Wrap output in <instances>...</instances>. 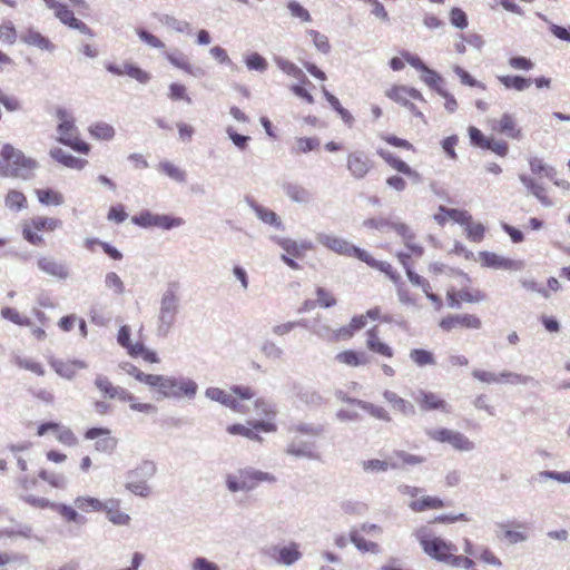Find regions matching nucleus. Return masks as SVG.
I'll list each match as a JSON object with an SVG mask.
<instances>
[{"label":"nucleus","mask_w":570,"mask_h":570,"mask_svg":"<svg viewBox=\"0 0 570 570\" xmlns=\"http://www.w3.org/2000/svg\"><path fill=\"white\" fill-rule=\"evenodd\" d=\"M376 154L389 167L397 171V174L389 176L385 180L386 185L391 189L402 193L407 187L405 178L413 181H419L421 179L420 174L415 169L390 150L379 148Z\"/></svg>","instance_id":"f257e3e1"},{"label":"nucleus","mask_w":570,"mask_h":570,"mask_svg":"<svg viewBox=\"0 0 570 570\" xmlns=\"http://www.w3.org/2000/svg\"><path fill=\"white\" fill-rule=\"evenodd\" d=\"M56 117L59 121L57 127L59 134L58 141L77 153L88 155L91 147L79 137L73 116L67 109L60 107L56 110Z\"/></svg>","instance_id":"f03ea898"},{"label":"nucleus","mask_w":570,"mask_h":570,"mask_svg":"<svg viewBox=\"0 0 570 570\" xmlns=\"http://www.w3.org/2000/svg\"><path fill=\"white\" fill-rule=\"evenodd\" d=\"M0 156L4 163L2 171L4 176L28 179L38 166L35 159L26 157L21 150L9 144L2 147Z\"/></svg>","instance_id":"7ed1b4c3"},{"label":"nucleus","mask_w":570,"mask_h":570,"mask_svg":"<svg viewBox=\"0 0 570 570\" xmlns=\"http://www.w3.org/2000/svg\"><path fill=\"white\" fill-rule=\"evenodd\" d=\"M62 227V220L57 217L37 215L21 223L22 238L33 246L45 245L42 234L53 233Z\"/></svg>","instance_id":"20e7f679"},{"label":"nucleus","mask_w":570,"mask_h":570,"mask_svg":"<svg viewBox=\"0 0 570 570\" xmlns=\"http://www.w3.org/2000/svg\"><path fill=\"white\" fill-rule=\"evenodd\" d=\"M275 476L267 472L255 470L250 466L239 469L226 476V487L233 492H248L254 490L262 482H275Z\"/></svg>","instance_id":"39448f33"},{"label":"nucleus","mask_w":570,"mask_h":570,"mask_svg":"<svg viewBox=\"0 0 570 570\" xmlns=\"http://www.w3.org/2000/svg\"><path fill=\"white\" fill-rule=\"evenodd\" d=\"M147 385L163 397L191 396L197 391V385L190 380L151 374Z\"/></svg>","instance_id":"423d86ee"},{"label":"nucleus","mask_w":570,"mask_h":570,"mask_svg":"<svg viewBox=\"0 0 570 570\" xmlns=\"http://www.w3.org/2000/svg\"><path fill=\"white\" fill-rule=\"evenodd\" d=\"M385 96L397 105L406 108L414 117L426 122L419 104L426 105L428 101L417 89L405 85H393L386 91Z\"/></svg>","instance_id":"0eeeda50"},{"label":"nucleus","mask_w":570,"mask_h":570,"mask_svg":"<svg viewBox=\"0 0 570 570\" xmlns=\"http://www.w3.org/2000/svg\"><path fill=\"white\" fill-rule=\"evenodd\" d=\"M206 395L236 412L245 413L246 407L244 401H249L255 396V392L250 386H233L229 391L218 387H209Z\"/></svg>","instance_id":"6e6552de"},{"label":"nucleus","mask_w":570,"mask_h":570,"mask_svg":"<svg viewBox=\"0 0 570 570\" xmlns=\"http://www.w3.org/2000/svg\"><path fill=\"white\" fill-rule=\"evenodd\" d=\"M416 538L423 551L432 559L448 563L450 556L458 551L455 544L446 541L440 537H434L428 533L426 529H420L416 532Z\"/></svg>","instance_id":"1a4fd4ad"},{"label":"nucleus","mask_w":570,"mask_h":570,"mask_svg":"<svg viewBox=\"0 0 570 570\" xmlns=\"http://www.w3.org/2000/svg\"><path fill=\"white\" fill-rule=\"evenodd\" d=\"M156 474V465H138L127 473L125 488L132 494L147 498L151 488L148 481Z\"/></svg>","instance_id":"9d476101"},{"label":"nucleus","mask_w":570,"mask_h":570,"mask_svg":"<svg viewBox=\"0 0 570 570\" xmlns=\"http://www.w3.org/2000/svg\"><path fill=\"white\" fill-rule=\"evenodd\" d=\"M426 435L434 442L450 444L455 451L470 452L474 449V443L466 435L451 429H431Z\"/></svg>","instance_id":"9b49d317"},{"label":"nucleus","mask_w":570,"mask_h":570,"mask_svg":"<svg viewBox=\"0 0 570 570\" xmlns=\"http://www.w3.org/2000/svg\"><path fill=\"white\" fill-rule=\"evenodd\" d=\"M131 330L128 325H122L117 335L118 344L126 348L128 355L134 358H142L146 363L154 364L159 362L156 352L148 350L142 342L132 343L130 340Z\"/></svg>","instance_id":"f8f14e48"},{"label":"nucleus","mask_w":570,"mask_h":570,"mask_svg":"<svg viewBox=\"0 0 570 570\" xmlns=\"http://www.w3.org/2000/svg\"><path fill=\"white\" fill-rule=\"evenodd\" d=\"M318 242L337 255L357 258L361 262L366 258L367 250L355 246L345 238L335 235L322 234L318 236Z\"/></svg>","instance_id":"ddd939ff"},{"label":"nucleus","mask_w":570,"mask_h":570,"mask_svg":"<svg viewBox=\"0 0 570 570\" xmlns=\"http://www.w3.org/2000/svg\"><path fill=\"white\" fill-rule=\"evenodd\" d=\"M276 244L285 252L282 255V261L292 269L299 268L294 258H303L307 252L314 249L313 244L307 240L296 242L291 238H277Z\"/></svg>","instance_id":"4468645a"},{"label":"nucleus","mask_w":570,"mask_h":570,"mask_svg":"<svg viewBox=\"0 0 570 570\" xmlns=\"http://www.w3.org/2000/svg\"><path fill=\"white\" fill-rule=\"evenodd\" d=\"M487 293L480 288L466 285L456 291L450 287L446 291V302L450 307H459L461 304H476L487 299Z\"/></svg>","instance_id":"2eb2a0df"},{"label":"nucleus","mask_w":570,"mask_h":570,"mask_svg":"<svg viewBox=\"0 0 570 570\" xmlns=\"http://www.w3.org/2000/svg\"><path fill=\"white\" fill-rule=\"evenodd\" d=\"M414 402L423 412L439 411L450 413L451 406L446 400L438 392L420 389L413 395Z\"/></svg>","instance_id":"dca6fc26"},{"label":"nucleus","mask_w":570,"mask_h":570,"mask_svg":"<svg viewBox=\"0 0 570 570\" xmlns=\"http://www.w3.org/2000/svg\"><path fill=\"white\" fill-rule=\"evenodd\" d=\"M178 309V298L173 289H168L160 303L159 325L158 330L167 334L173 327Z\"/></svg>","instance_id":"f3484780"},{"label":"nucleus","mask_w":570,"mask_h":570,"mask_svg":"<svg viewBox=\"0 0 570 570\" xmlns=\"http://www.w3.org/2000/svg\"><path fill=\"white\" fill-rule=\"evenodd\" d=\"M439 327L446 333L458 328L480 330L482 322L476 315L470 313L448 314L440 320Z\"/></svg>","instance_id":"a211bd4d"},{"label":"nucleus","mask_w":570,"mask_h":570,"mask_svg":"<svg viewBox=\"0 0 570 570\" xmlns=\"http://www.w3.org/2000/svg\"><path fill=\"white\" fill-rule=\"evenodd\" d=\"M374 167L371 157L362 150H354L346 156V169L355 179L365 178Z\"/></svg>","instance_id":"6ab92c4d"},{"label":"nucleus","mask_w":570,"mask_h":570,"mask_svg":"<svg viewBox=\"0 0 570 570\" xmlns=\"http://www.w3.org/2000/svg\"><path fill=\"white\" fill-rule=\"evenodd\" d=\"M252 428L243 424H232L227 426V432L230 434H238L249 440L262 442L263 439L257 432L273 433L277 431V425L273 421H254L249 423Z\"/></svg>","instance_id":"aec40b11"},{"label":"nucleus","mask_w":570,"mask_h":570,"mask_svg":"<svg viewBox=\"0 0 570 570\" xmlns=\"http://www.w3.org/2000/svg\"><path fill=\"white\" fill-rule=\"evenodd\" d=\"M267 556L276 563L291 567L302 558L299 544L291 542L287 546H272L266 550Z\"/></svg>","instance_id":"412c9836"},{"label":"nucleus","mask_w":570,"mask_h":570,"mask_svg":"<svg viewBox=\"0 0 570 570\" xmlns=\"http://www.w3.org/2000/svg\"><path fill=\"white\" fill-rule=\"evenodd\" d=\"M105 67L110 73L115 76H128L139 83H147L151 79V76L148 71L129 61L124 62L121 66L109 62L106 63Z\"/></svg>","instance_id":"4be33fe9"},{"label":"nucleus","mask_w":570,"mask_h":570,"mask_svg":"<svg viewBox=\"0 0 570 570\" xmlns=\"http://www.w3.org/2000/svg\"><path fill=\"white\" fill-rule=\"evenodd\" d=\"M55 17L65 26L76 29L80 31L83 35H87L89 37H95V32L91 28H89L85 22L77 19L75 17L73 11L66 4L60 3L59 6H56V10H53Z\"/></svg>","instance_id":"5701e85b"},{"label":"nucleus","mask_w":570,"mask_h":570,"mask_svg":"<svg viewBox=\"0 0 570 570\" xmlns=\"http://www.w3.org/2000/svg\"><path fill=\"white\" fill-rule=\"evenodd\" d=\"M365 337V345L370 352L386 358L394 356V348L381 338L380 330L376 325L366 331Z\"/></svg>","instance_id":"b1692460"},{"label":"nucleus","mask_w":570,"mask_h":570,"mask_svg":"<svg viewBox=\"0 0 570 570\" xmlns=\"http://www.w3.org/2000/svg\"><path fill=\"white\" fill-rule=\"evenodd\" d=\"M365 327L363 316H353L348 324L334 330L328 335V341L332 343L346 342L352 340L355 334Z\"/></svg>","instance_id":"393cba45"},{"label":"nucleus","mask_w":570,"mask_h":570,"mask_svg":"<svg viewBox=\"0 0 570 570\" xmlns=\"http://www.w3.org/2000/svg\"><path fill=\"white\" fill-rule=\"evenodd\" d=\"M491 128L511 139L519 140L522 138V130L511 114H503L498 120H493Z\"/></svg>","instance_id":"a878e982"},{"label":"nucleus","mask_w":570,"mask_h":570,"mask_svg":"<svg viewBox=\"0 0 570 570\" xmlns=\"http://www.w3.org/2000/svg\"><path fill=\"white\" fill-rule=\"evenodd\" d=\"M480 261L483 266L498 268V269H511L518 271L522 268V263L508 257H503L495 253L482 252L480 253Z\"/></svg>","instance_id":"bb28decb"},{"label":"nucleus","mask_w":570,"mask_h":570,"mask_svg":"<svg viewBox=\"0 0 570 570\" xmlns=\"http://www.w3.org/2000/svg\"><path fill=\"white\" fill-rule=\"evenodd\" d=\"M52 368L62 377L72 379L80 370L86 367V363L79 360H50Z\"/></svg>","instance_id":"cd10ccee"},{"label":"nucleus","mask_w":570,"mask_h":570,"mask_svg":"<svg viewBox=\"0 0 570 570\" xmlns=\"http://www.w3.org/2000/svg\"><path fill=\"white\" fill-rule=\"evenodd\" d=\"M434 219L442 226L445 225L449 220L464 225L471 220V215L466 210L440 206L439 212L434 215Z\"/></svg>","instance_id":"c85d7f7f"},{"label":"nucleus","mask_w":570,"mask_h":570,"mask_svg":"<svg viewBox=\"0 0 570 570\" xmlns=\"http://www.w3.org/2000/svg\"><path fill=\"white\" fill-rule=\"evenodd\" d=\"M120 501L118 499H108L102 504V511H106L108 520L116 525H128L131 518L129 514L120 511Z\"/></svg>","instance_id":"c756f323"},{"label":"nucleus","mask_w":570,"mask_h":570,"mask_svg":"<svg viewBox=\"0 0 570 570\" xmlns=\"http://www.w3.org/2000/svg\"><path fill=\"white\" fill-rule=\"evenodd\" d=\"M38 268L56 278H66L68 276L67 267L51 256H41L37 261Z\"/></svg>","instance_id":"7c9ffc66"},{"label":"nucleus","mask_w":570,"mask_h":570,"mask_svg":"<svg viewBox=\"0 0 570 570\" xmlns=\"http://www.w3.org/2000/svg\"><path fill=\"white\" fill-rule=\"evenodd\" d=\"M21 41L28 46L36 47L42 51H53L56 49L55 43L35 29H28L21 35Z\"/></svg>","instance_id":"2f4dec72"},{"label":"nucleus","mask_w":570,"mask_h":570,"mask_svg":"<svg viewBox=\"0 0 570 570\" xmlns=\"http://www.w3.org/2000/svg\"><path fill=\"white\" fill-rule=\"evenodd\" d=\"M50 156L62 166L71 169L81 170L88 165L87 159L75 157L59 147L52 148Z\"/></svg>","instance_id":"473e14b6"},{"label":"nucleus","mask_w":570,"mask_h":570,"mask_svg":"<svg viewBox=\"0 0 570 570\" xmlns=\"http://www.w3.org/2000/svg\"><path fill=\"white\" fill-rule=\"evenodd\" d=\"M335 360L351 367L364 366L368 364L370 358L363 351L344 350L335 355Z\"/></svg>","instance_id":"72a5a7b5"},{"label":"nucleus","mask_w":570,"mask_h":570,"mask_svg":"<svg viewBox=\"0 0 570 570\" xmlns=\"http://www.w3.org/2000/svg\"><path fill=\"white\" fill-rule=\"evenodd\" d=\"M406 276L413 285L422 288L426 297L434 304L438 309L443 306L441 297L432 292L431 284L426 278L420 276L413 269H409Z\"/></svg>","instance_id":"f704fd0d"},{"label":"nucleus","mask_w":570,"mask_h":570,"mask_svg":"<svg viewBox=\"0 0 570 570\" xmlns=\"http://www.w3.org/2000/svg\"><path fill=\"white\" fill-rule=\"evenodd\" d=\"M363 263L384 273L394 284H399L401 282V275L390 263L376 261L368 252L366 253V258L363 259Z\"/></svg>","instance_id":"c9c22d12"},{"label":"nucleus","mask_w":570,"mask_h":570,"mask_svg":"<svg viewBox=\"0 0 570 570\" xmlns=\"http://www.w3.org/2000/svg\"><path fill=\"white\" fill-rule=\"evenodd\" d=\"M35 193L39 203L45 206H60L65 203L63 195L51 188L36 189Z\"/></svg>","instance_id":"e433bc0d"},{"label":"nucleus","mask_w":570,"mask_h":570,"mask_svg":"<svg viewBox=\"0 0 570 570\" xmlns=\"http://www.w3.org/2000/svg\"><path fill=\"white\" fill-rule=\"evenodd\" d=\"M409 356L410 360L419 367L434 366L436 364L434 353L425 348H412Z\"/></svg>","instance_id":"4c0bfd02"},{"label":"nucleus","mask_w":570,"mask_h":570,"mask_svg":"<svg viewBox=\"0 0 570 570\" xmlns=\"http://www.w3.org/2000/svg\"><path fill=\"white\" fill-rule=\"evenodd\" d=\"M409 507L414 512H422L425 510L441 509L444 507V502L438 497H422L421 499L413 500Z\"/></svg>","instance_id":"58836bf2"},{"label":"nucleus","mask_w":570,"mask_h":570,"mask_svg":"<svg viewBox=\"0 0 570 570\" xmlns=\"http://www.w3.org/2000/svg\"><path fill=\"white\" fill-rule=\"evenodd\" d=\"M498 80L501 85L504 86V88L514 89L517 91H523L532 85V80L530 78H524L521 76H499Z\"/></svg>","instance_id":"ea45409f"},{"label":"nucleus","mask_w":570,"mask_h":570,"mask_svg":"<svg viewBox=\"0 0 570 570\" xmlns=\"http://www.w3.org/2000/svg\"><path fill=\"white\" fill-rule=\"evenodd\" d=\"M520 180L522 184L546 206H549L552 204L551 199L549 198L546 188L534 181L532 178L521 175Z\"/></svg>","instance_id":"a19ab883"},{"label":"nucleus","mask_w":570,"mask_h":570,"mask_svg":"<svg viewBox=\"0 0 570 570\" xmlns=\"http://www.w3.org/2000/svg\"><path fill=\"white\" fill-rule=\"evenodd\" d=\"M6 206L11 210H22L28 207V199L22 191L10 189L4 198Z\"/></svg>","instance_id":"79ce46f5"},{"label":"nucleus","mask_w":570,"mask_h":570,"mask_svg":"<svg viewBox=\"0 0 570 570\" xmlns=\"http://www.w3.org/2000/svg\"><path fill=\"white\" fill-rule=\"evenodd\" d=\"M90 136L98 140H111L115 137V129L111 125L98 121L89 126Z\"/></svg>","instance_id":"37998d69"},{"label":"nucleus","mask_w":570,"mask_h":570,"mask_svg":"<svg viewBox=\"0 0 570 570\" xmlns=\"http://www.w3.org/2000/svg\"><path fill=\"white\" fill-rule=\"evenodd\" d=\"M320 140L316 137H299L296 138L292 151L296 155L306 154L320 148Z\"/></svg>","instance_id":"c03bdc74"},{"label":"nucleus","mask_w":570,"mask_h":570,"mask_svg":"<svg viewBox=\"0 0 570 570\" xmlns=\"http://www.w3.org/2000/svg\"><path fill=\"white\" fill-rule=\"evenodd\" d=\"M278 67L286 75L298 79L302 83H311L305 73L301 68H298L294 62L288 60H279L277 61Z\"/></svg>","instance_id":"a18cd8bd"},{"label":"nucleus","mask_w":570,"mask_h":570,"mask_svg":"<svg viewBox=\"0 0 570 570\" xmlns=\"http://www.w3.org/2000/svg\"><path fill=\"white\" fill-rule=\"evenodd\" d=\"M157 169L176 181H184L186 178L185 171L170 161H160Z\"/></svg>","instance_id":"49530a36"},{"label":"nucleus","mask_w":570,"mask_h":570,"mask_svg":"<svg viewBox=\"0 0 570 570\" xmlns=\"http://www.w3.org/2000/svg\"><path fill=\"white\" fill-rule=\"evenodd\" d=\"M350 539L354 543V546L362 552H379V546L375 542L366 541L356 530L351 531Z\"/></svg>","instance_id":"de8ad7c7"},{"label":"nucleus","mask_w":570,"mask_h":570,"mask_svg":"<svg viewBox=\"0 0 570 570\" xmlns=\"http://www.w3.org/2000/svg\"><path fill=\"white\" fill-rule=\"evenodd\" d=\"M102 504L100 500L91 497H78L75 500V505L85 512L89 511H102Z\"/></svg>","instance_id":"09e8293b"},{"label":"nucleus","mask_w":570,"mask_h":570,"mask_svg":"<svg viewBox=\"0 0 570 570\" xmlns=\"http://www.w3.org/2000/svg\"><path fill=\"white\" fill-rule=\"evenodd\" d=\"M1 316L13 324H17L19 326H30L31 322L30 318H28L24 315H21L16 308L13 307H3L1 309Z\"/></svg>","instance_id":"8fccbe9b"},{"label":"nucleus","mask_w":570,"mask_h":570,"mask_svg":"<svg viewBox=\"0 0 570 570\" xmlns=\"http://www.w3.org/2000/svg\"><path fill=\"white\" fill-rule=\"evenodd\" d=\"M383 395L387 403L391 404L395 410H399L403 413H407L413 410L412 405L407 401L392 391H385Z\"/></svg>","instance_id":"3c124183"},{"label":"nucleus","mask_w":570,"mask_h":570,"mask_svg":"<svg viewBox=\"0 0 570 570\" xmlns=\"http://www.w3.org/2000/svg\"><path fill=\"white\" fill-rule=\"evenodd\" d=\"M316 302L321 307L330 308L336 305L337 299L334 294L325 287H317L315 291Z\"/></svg>","instance_id":"603ef678"},{"label":"nucleus","mask_w":570,"mask_h":570,"mask_svg":"<svg viewBox=\"0 0 570 570\" xmlns=\"http://www.w3.org/2000/svg\"><path fill=\"white\" fill-rule=\"evenodd\" d=\"M284 191L294 202H305L308 197L307 190L297 184L289 183L284 185Z\"/></svg>","instance_id":"864d4df0"},{"label":"nucleus","mask_w":570,"mask_h":570,"mask_svg":"<svg viewBox=\"0 0 570 570\" xmlns=\"http://www.w3.org/2000/svg\"><path fill=\"white\" fill-rule=\"evenodd\" d=\"M39 478L41 480L48 482L51 487L58 488V489H63L67 484V480L63 475L55 473V472H49L46 470H41L39 472Z\"/></svg>","instance_id":"5fc2aeb1"},{"label":"nucleus","mask_w":570,"mask_h":570,"mask_svg":"<svg viewBox=\"0 0 570 570\" xmlns=\"http://www.w3.org/2000/svg\"><path fill=\"white\" fill-rule=\"evenodd\" d=\"M254 209L258 218L262 219L264 223L276 227L281 226L278 216L272 209L263 206H256Z\"/></svg>","instance_id":"6e6d98bb"},{"label":"nucleus","mask_w":570,"mask_h":570,"mask_svg":"<svg viewBox=\"0 0 570 570\" xmlns=\"http://www.w3.org/2000/svg\"><path fill=\"white\" fill-rule=\"evenodd\" d=\"M0 41L13 45L17 41V30L11 21L0 24Z\"/></svg>","instance_id":"4d7b16f0"},{"label":"nucleus","mask_w":570,"mask_h":570,"mask_svg":"<svg viewBox=\"0 0 570 570\" xmlns=\"http://www.w3.org/2000/svg\"><path fill=\"white\" fill-rule=\"evenodd\" d=\"M468 132L470 141L473 146L479 147L481 149H485L487 147H489L490 138L485 137L479 128L470 126L468 128Z\"/></svg>","instance_id":"13d9d810"},{"label":"nucleus","mask_w":570,"mask_h":570,"mask_svg":"<svg viewBox=\"0 0 570 570\" xmlns=\"http://www.w3.org/2000/svg\"><path fill=\"white\" fill-rule=\"evenodd\" d=\"M381 139L390 146L402 148L410 151H415V147L412 142L406 139L400 138L392 134H385L381 136Z\"/></svg>","instance_id":"bf43d9fd"},{"label":"nucleus","mask_w":570,"mask_h":570,"mask_svg":"<svg viewBox=\"0 0 570 570\" xmlns=\"http://www.w3.org/2000/svg\"><path fill=\"white\" fill-rule=\"evenodd\" d=\"M422 72L423 73L421 76V79L425 85L435 89L436 91L438 89H442L441 83L443 82V79L436 71L426 67V69H424Z\"/></svg>","instance_id":"052dcab7"},{"label":"nucleus","mask_w":570,"mask_h":570,"mask_svg":"<svg viewBox=\"0 0 570 570\" xmlns=\"http://www.w3.org/2000/svg\"><path fill=\"white\" fill-rule=\"evenodd\" d=\"M308 35L318 51H321L322 53L330 52L331 43L328 41V38L325 35H323L316 30H308Z\"/></svg>","instance_id":"680f3d73"},{"label":"nucleus","mask_w":570,"mask_h":570,"mask_svg":"<svg viewBox=\"0 0 570 570\" xmlns=\"http://www.w3.org/2000/svg\"><path fill=\"white\" fill-rule=\"evenodd\" d=\"M56 438L62 444L72 446L76 445L78 440L75 433L67 426L59 424V429L55 431Z\"/></svg>","instance_id":"e2e57ef3"},{"label":"nucleus","mask_w":570,"mask_h":570,"mask_svg":"<svg viewBox=\"0 0 570 570\" xmlns=\"http://www.w3.org/2000/svg\"><path fill=\"white\" fill-rule=\"evenodd\" d=\"M476 557L487 564L501 567V560L488 548L484 546L478 547Z\"/></svg>","instance_id":"0e129e2a"},{"label":"nucleus","mask_w":570,"mask_h":570,"mask_svg":"<svg viewBox=\"0 0 570 570\" xmlns=\"http://www.w3.org/2000/svg\"><path fill=\"white\" fill-rule=\"evenodd\" d=\"M52 510L57 511L66 521L68 522H78L79 514L78 512L63 503L52 504Z\"/></svg>","instance_id":"69168bd1"},{"label":"nucleus","mask_w":570,"mask_h":570,"mask_svg":"<svg viewBox=\"0 0 570 570\" xmlns=\"http://www.w3.org/2000/svg\"><path fill=\"white\" fill-rule=\"evenodd\" d=\"M286 452L297 458L317 459V456H315L313 453V449L307 444L293 443L287 448Z\"/></svg>","instance_id":"338daca9"},{"label":"nucleus","mask_w":570,"mask_h":570,"mask_svg":"<svg viewBox=\"0 0 570 570\" xmlns=\"http://www.w3.org/2000/svg\"><path fill=\"white\" fill-rule=\"evenodd\" d=\"M190 568L191 570H220L215 562L205 557H196L193 560Z\"/></svg>","instance_id":"774afa93"}]
</instances>
